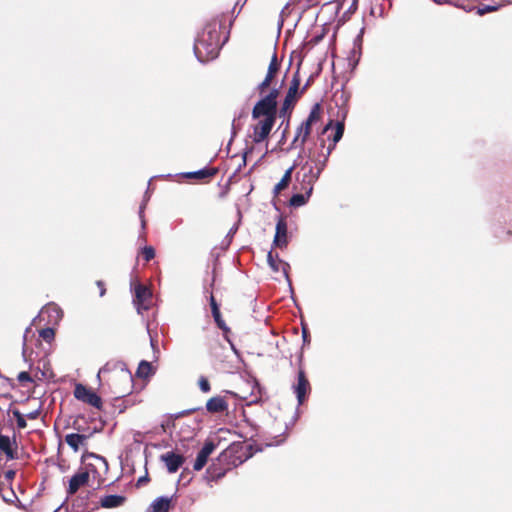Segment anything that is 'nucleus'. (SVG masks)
<instances>
[{
	"label": "nucleus",
	"instance_id": "ddd939ff",
	"mask_svg": "<svg viewBox=\"0 0 512 512\" xmlns=\"http://www.w3.org/2000/svg\"><path fill=\"white\" fill-rule=\"evenodd\" d=\"M88 492L86 495H78L72 502L69 512H92L98 508L97 505L90 506Z\"/></svg>",
	"mask_w": 512,
	"mask_h": 512
},
{
	"label": "nucleus",
	"instance_id": "5701e85b",
	"mask_svg": "<svg viewBox=\"0 0 512 512\" xmlns=\"http://www.w3.org/2000/svg\"><path fill=\"white\" fill-rule=\"evenodd\" d=\"M0 450L5 453L8 459H14L15 455L11 447V440L6 435H0Z\"/></svg>",
	"mask_w": 512,
	"mask_h": 512
},
{
	"label": "nucleus",
	"instance_id": "b1692460",
	"mask_svg": "<svg viewBox=\"0 0 512 512\" xmlns=\"http://www.w3.org/2000/svg\"><path fill=\"white\" fill-rule=\"evenodd\" d=\"M216 174L215 169H200L198 171L187 172L185 173V177L187 178H196V179H205L212 177Z\"/></svg>",
	"mask_w": 512,
	"mask_h": 512
},
{
	"label": "nucleus",
	"instance_id": "864d4df0",
	"mask_svg": "<svg viewBox=\"0 0 512 512\" xmlns=\"http://www.w3.org/2000/svg\"><path fill=\"white\" fill-rule=\"evenodd\" d=\"M151 345L154 346V340L151 338Z\"/></svg>",
	"mask_w": 512,
	"mask_h": 512
},
{
	"label": "nucleus",
	"instance_id": "5fc2aeb1",
	"mask_svg": "<svg viewBox=\"0 0 512 512\" xmlns=\"http://www.w3.org/2000/svg\"><path fill=\"white\" fill-rule=\"evenodd\" d=\"M23 338H24V342H25V341H26V334H25V335H23Z\"/></svg>",
	"mask_w": 512,
	"mask_h": 512
},
{
	"label": "nucleus",
	"instance_id": "7c9ffc66",
	"mask_svg": "<svg viewBox=\"0 0 512 512\" xmlns=\"http://www.w3.org/2000/svg\"><path fill=\"white\" fill-rule=\"evenodd\" d=\"M279 69V64H278V61H277V56H276V53L273 54L272 56V59L270 61V64L268 66V73H273V74H276V72L278 71Z\"/></svg>",
	"mask_w": 512,
	"mask_h": 512
},
{
	"label": "nucleus",
	"instance_id": "3c124183",
	"mask_svg": "<svg viewBox=\"0 0 512 512\" xmlns=\"http://www.w3.org/2000/svg\"><path fill=\"white\" fill-rule=\"evenodd\" d=\"M61 507H62V506L58 507L54 512H60Z\"/></svg>",
	"mask_w": 512,
	"mask_h": 512
},
{
	"label": "nucleus",
	"instance_id": "1a4fd4ad",
	"mask_svg": "<svg viewBox=\"0 0 512 512\" xmlns=\"http://www.w3.org/2000/svg\"><path fill=\"white\" fill-rule=\"evenodd\" d=\"M292 389L296 395L298 406L302 405L305 401L307 393L310 390L309 381L307 380L303 370H299L297 383L292 386Z\"/></svg>",
	"mask_w": 512,
	"mask_h": 512
},
{
	"label": "nucleus",
	"instance_id": "603ef678",
	"mask_svg": "<svg viewBox=\"0 0 512 512\" xmlns=\"http://www.w3.org/2000/svg\"><path fill=\"white\" fill-rule=\"evenodd\" d=\"M436 3H442V0H433Z\"/></svg>",
	"mask_w": 512,
	"mask_h": 512
},
{
	"label": "nucleus",
	"instance_id": "20e7f679",
	"mask_svg": "<svg viewBox=\"0 0 512 512\" xmlns=\"http://www.w3.org/2000/svg\"><path fill=\"white\" fill-rule=\"evenodd\" d=\"M117 368H119V372L117 373L116 376L118 379H120L121 381H123L126 384V387H124L121 390L114 391V393L118 394L119 396H124L125 394L130 392V389L132 387V375L126 368L125 364H123V363H114V364L107 363V364H105L98 371L97 379L100 381L102 374H105V373L110 372L113 369H117Z\"/></svg>",
	"mask_w": 512,
	"mask_h": 512
},
{
	"label": "nucleus",
	"instance_id": "f3484780",
	"mask_svg": "<svg viewBox=\"0 0 512 512\" xmlns=\"http://www.w3.org/2000/svg\"><path fill=\"white\" fill-rule=\"evenodd\" d=\"M92 435V433L84 434V433H70L65 436V442L69 445L75 452L79 450L81 446H83L88 438Z\"/></svg>",
	"mask_w": 512,
	"mask_h": 512
},
{
	"label": "nucleus",
	"instance_id": "ea45409f",
	"mask_svg": "<svg viewBox=\"0 0 512 512\" xmlns=\"http://www.w3.org/2000/svg\"><path fill=\"white\" fill-rule=\"evenodd\" d=\"M39 414H40L39 410H34V411H32V412H29V413L27 414V417H28L29 419H37V418H38V416H39Z\"/></svg>",
	"mask_w": 512,
	"mask_h": 512
},
{
	"label": "nucleus",
	"instance_id": "a878e982",
	"mask_svg": "<svg viewBox=\"0 0 512 512\" xmlns=\"http://www.w3.org/2000/svg\"><path fill=\"white\" fill-rule=\"evenodd\" d=\"M150 373H151V364L145 360H142L139 363V366H138V369L136 372L137 376L144 378V377L149 376Z\"/></svg>",
	"mask_w": 512,
	"mask_h": 512
},
{
	"label": "nucleus",
	"instance_id": "a18cd8bd",
	"mask_svg": "<svg viewBox=\"0 0 512 512\" xmlns=\"http://www.w3.org/2000/svg\"><path fill=\"white\" fill-rule=\"evenodd\" d=\"M303 339H304V342L308 341V333L305 328H303Z\"/></svg>",
	"mask_w": 512,
	"mask_h": 512
},
{
	"label": "nucleus",
	"instance_id": "6e6552de",
	"mask_svg": "<svg viewBox=\"0 0 512 512\" xmlns=\"http://www.w3.org/2000/svg\"><path fill=\"white\" fill-rule=\"evenodd\" d=\"M277 106L269 102V99H260L252 110V118L271 117L276 119Z\"/></svg>",
	"mask_w": 512,
	"mask_h": 512
},
{
	"label": "nucleus",
	"instance_id": "6ab92c4d",
	"mask_svg": "<svg viewBox=\"0 0 512 512\" xmlns=\"http://www.w3.org/2000/svg\"><path fill=\"white\" fill-rule=\"evenodd\" d=\"M206 409L210 413H221L228 409V403L224 397L215 396L207 401Z\"/></svg>",
	"mask_w": 512,
	"mask_h": 512
},
{
	"label": "nucleus",
	"instance_id": "f8f14e48",
	"mask_svg": "<svg viewBox=\"0 0 512 512\" xmlns=\"http://www.w3.org/2000/svg\"><path fill=\"white\" fill-rule=\"evenodd\" d=\"M299 85H300V79L298 77V73H296L291 81V85L286 94V97H285V100L283 102V106L281 109V113L286 112L288 109H290L292 107V105L296 99Z\"/></svg>",
	"mask_w": 512,
	"mask_h": 512
},
{
	"label": "nucleus",
	"instance_id": "cd10ccee",
	"mask_svg": "<svg viewBox=\"0 0 512 512\" xmlns=\"http://www.w3.org/2000/svg\"><path fill=\"white\" fill-rule=\"evenodd\" d=\"M40 337L46 342H51L55 337V331L53 328H45L40 331Z\"/></svg>",
	"mask_w": 512,
	"mask_h": 512
},
{
	"label": "nucleus",
	"instance_id": "e433bc0d",
	"mask_svg": "<svg viewBox=\"0 0 512 512\" xmlns=\"http://www.w3.org/2000/svg\"><path fill=\"white\" fill-rule=\"evenodd\" d=\"M210 306L212 313L219 310L218 304L213 295L210 296Z\"/></svg>",
	"mask_w": 512,
	"mask_h": 512
},
{
	"label": "nucleus",
	"instance_id": "09e8293b",
	"mask_svg": "<svg viewBox=\"0 0 512 512\" xmlns=\"http://www.w3.org/2000/svg\"><path fill=\"white\" fill-rule=\"evenodd\" d=\"M236 229H237V228H234V227H233V228H231V229H230L229 234H233V233H235Z\"/></svg>",
	"mask_w": 512,
	"mask_h": 512
},
{
	"label": "nucleus",
	"instance_id": "aec40b11",
	"mask_svg": "<svg viewBox=\"0 0 512 512\" xmlns=\"http://www.w3.org/2000/svg\"><path fill=\"white\" fill-rule=\"evenodd\" d=\"M41 314L42 315L47 314L48 318H49V320H48L49 323H54V324L58 323L62 319V316H63L62 310L56 304L46 305L42 309Z\"/></svg>",
	"mask_w": 512,
	"mask_h": 512
},
{
	"label": "nucleus",
	"instance_id": "412c9836",
	"mask_svg": "<svg viewBox=\"0 0 512 512\" xmlns=\"http://www.w3.org/2000/svg\"><path fill=\"white\" fill-rule=\"evenodd\" d=\"M170 498L158 497L150 505L151 512H168L170 509Z\"/></svg>",
	"mask_w": 512,
	"mask_h": 512
},
{
	"label": "nucleus",
	"instance_id": "8fccbe9b",
	"mask_svg": "<svg viewBox=\"0 0 512 512\" xmlns=\"http://www.w3.org/2000/svg\"><path fill=\"white\" fill-rule=\"evenodd\" d=\"M145 479H146V478H139V480H138V484H140L141 482H145Z\"/></svg>",
	"mask_w": 512,
	"mask_h": 512
},
{
	"label": "nucleus",
	"instance_id": "dca6fc26",
	"mask_svg": "<svg viewBox=\"0 0 512 512\" xmlns=\"http://www.w3.org/2000/svg\"><path fill=\"white\" fill-rule=\"evenodd\" d=\"M267 262L274 272L282 271L285 278L289 280L288 269L290 268V266L287 262H284L283 260L279 259L277 254L274 256L271 251L267 255Z\"/></svg>",
	"mask_w": 512,
	"mask_h": 512
},
{
	"label": "nucleus",
	"instance_id": "2f4dec72",
	"mask_svg": "<svg viewBox=\"0 0 512 512\" xmlns=\"http://www.w3.org/2000/svg\"><path fill=\"white\" fill-rule=\"evenodd\" d=\"M198 385L200 390L204 393H208L211 390L210 383L206 377H200Z\"/></svg>",
	"mask_w": 512,
	"mask_h": 512
},
{
	"label": "nucleus",
	"instance_id": "f03ea898",
	"mask_svg": "<svg viewBox=\"0 0 512 512\" xmlns=\"http://www.w3.org/2000/svg\"><path fill=\"white\" fill-rule=\"evenodd\" d=\"M222 44L216 21L208 23L194 44V53L200 62H207L218 56Z\"/></svg>",
	"mask_w": 512,
	"mask_h": 512
},
{
	"label": "nucleus",
	"instance_id": "39448f33",
	"mask_svg": "<svg viewBox=\"0 0 512 512\" xmlns=\"http://www.w3.org/2000/svg\"><path fill=\"white\" fill-rule=\"evenodd\" d=\"M256 122L251 125L252 133L250 137L252 141L256 144L263 142L270 134L275 120L271 119V117L264 118H253Z\"/></svg>",
	"mask_w": 512,
	"mask_h": 512
},
{
	"label": "nucleus",
	"instance_id": "c756f323",
	"mask_svg": "<svg viewBox=\"0 0 512 512\" xmlns=\"http://www.w3.org/2000/svg\"><path fill=\"white\" fill-rule=\"evenodd\" d=\"M144 259L148 262L155 257V250L152 246H146L142 250Z\"/></svg>",
	"mask_w": 512,
	"mask_h": 512
},
{
	"label": "nucleus",
	"instance_id": "9d476101",
	"mask_svg": "<svg viewBox=\"0 0 512 512\" xmlns=\"http://www.w3.org/2000/svg\"><path fill=\"white\" fill-rule=\"evenodd\" d=\"M275 236L273 240L274 246L278 248H285L288 244V227L287 222L283 217H279L276 223Z\"/></svg>",
	"mask_w": 512,
	"mask_h": 512
},
{
	"label": "nucleus",
	"instance_id": "7ed1b4c3",
	"mask_svg": "<svg viewBox=\"0 0 512 512\" xmlns=\"http://www.w3.org/2000/svg\"><path fill=\"white\" fill-rule=\"evenodd\" d=\"M320 117V105L315 104L312 107L307 119L297 128L294 139L291 143L292 147H300L301 150L304 149V144L311 133L313 125L320 121Z\"/></svg>",
	"mask_w": 512,
	"mask_h": 512
},
{
	"label": "nucleus",
	"instance_id": "a19ab883",
	"mask_svg": "<svg viewBox=\"0 0 512 512\" xmlns=\"http://www.w3.org/2000/svg\"><path fill=\"white\" fill-rule=\"evenodd\" d=\"M97 286L99 287V290H100V296H104L106 290H105V287H104V283L102 281H97Z\"/></svg>",
	"mask_w": 512,
	"mask_h": 512
},
{
	"label": "nucleus",
	"instance_id": "423d86ee",
	"mask_svg": "<svg viewBox=\"0 0 512 512\" xmlns=\"http://www.w3.org/2000/svg\"><path fill=\"white\" fill-rule=\"evenodd\" d=\"M74 397L83 402L86 403L94 408L102 409V399L100 396H98L93 390L90 388H87L85 385L78 383L75 385L74 388Z\"/></svg>",
	"mask_w": 512,
	"mask_h": 512
},
{
	"label": "nucleus",
	"instance_id": "37998d69",
	"mask_svg": "<svg viewBox=\"0 0 512 512\" xmlns=\"http://www.w3.org/2000/svg\"><path fill=\"white\" fill-rule=\"evenodd\" d=\"M13 415L16 418V420L23 417V415L18 410L13 411Z\"/></svg>",
	"mask_w": 512,
	"mask_h": 512
},
{
	"label": "nucleus",
	"instance_id": "de8ad7c7",
	"mask_svg": "<svg viewBox=\"0 0 512 512\" xmlns=\"http://www.w3.org/2000/svg\"><path fill=\"white\" fill-rule=\"evenodd\" d=\"M356 7H357V3H355V0H353V1H352V6H351V8L356 9Z\"/></svg>",
	"mask_w": 512,
	"mask_h": 512
},
{
	"label": "nucleus",
	"instance_id": "4468645a",
	"mask_svg": "<svg viewBox=\"0 0 512 512\" xmlns=\"http://www.w3.org/2000/svg\"><path fill=\"white\" fill-rule=\"evenodd\" d=\"M169 473H175L184 463V457L174 452H167L161 456Z\"/></svg>",
	"mask_w": 512,
	"mask_h": 512
},
{
	"label": "nucleus",
	"instance_id": "4be33fe9",
	"mask_svg": "<svg viewBox=\"0 0 512 512\" xmlns=\"http://www.w3.org/2000/svg\"><path fill=\"white\" fill-rule=\"evenodd\" d=\"M293 170H294V166H291L289 169H287L285 171L283 177L281 178V180L275 185L274 193L276 195L279 194L282 190H284L289 185V183L291 181Z\"/></svg>",
	"mask_w": 512,
	"mask_h": 512
},
{
	"label": "nucleus",
	"instance_id": "49530a36",
	"mask_svg": "<svg viewBox=\"0 0 512 512\" xmlns=\"http://www.w3.org/2000/svg\"><path fill=\"white\" fill-rule=\"evenodd\" d=\"M331 125H332V121H330V122H329V123H328V124L323 128L322 133H323V134H324V133H326V131L331 127Z\"/></svg>",
	"mask_w": 512,
	"mask_h": 512
},
{
	"label": "nucleus",
	"instance_id": "c9c22d12",
	"mask_svg": "<svg viewBox=\"0 0 512 512\" xmlns=\"http://www.w3.org/2000/svg\"><path fill=\"white\" fill-rule=\"evenodd\" d=\"M18 380H19L20 382H25V381L31 382V381H32V379H31V377H30L29 373H28V372H25V371L20 372V373L18 374Z\"/></svg>",
	"mask_w": 512,
	"mask_h": 512
},
{
	"label": "nucleus",
	"instance_id": "72a5a7b5",
	"mask_svg": "<svg viewBox=\"0 0 512 512\" xmlns=\"http://www.w3.org/2000/svg\"><path fill=\"white\" fill-rule=\"evenodd\" d=\"M146 203H147V199H144V201L142 202V204L139 207V218H140V221H141L142 229H144L145 225H146L145 219H144V209L146 207Z\"/></svg>",
	"mask_w": 512,
	"mask_h": 512
},
{
	"label": "nucleus",
	"instance_id": "4c0bfd02",
	"mask_svg": "<svg viewBox=\"0 0 512 512\" xmlns=\"http://www.w3.org/2000/svg\"><path fill=\"white\" fill-rule=\"evenodd\" d=\"M16 422H17V427L19 429H24L27 426V423H26V420H25L24 416L22 418H20V419H17Z\"/></svg>",
	"mask_w": 512,
	"mask_h": 512
},
{
	"label": "nucleus",
	"instance_id": "79ce46f5",
	"mask_svg": "<svg viewBox=\"0 0 512 512\" xmlns=\"http://www.w3.org/2000/svg\"><path fill=\"white\" fill-rule=\"evenodd\" d=\"M274 76H275V74H273V73L270 74V73L267 72L266 77L264 78V81L268 82L269 84H271V81L274 78Z\"/></svg>",
	"mask_w": 512,
	"mask_h": 512
},
{
	"label": "nucleus",
	"instance_id": "9b49d317",
	"mask_svg": "<svg viewBox=\"0 0 512 512\" xmlns=\"http://www.w3.org/2000/svg\"><path fill=\"white\" fill-rule=\"evenodd\" d=\"M216 446L212 441H206L202 449L198 452L193 465L195 471H200L206 465L209 456L215 450Z\"/></svg>",
	"mask_w": 512,
	"mask_h": 512
},
{
	"label": "nucleus",
	"instance_id": "bb28decb",
	"mask_svg": "<svg viewBox=\"0 0 512 512\" xmlns=\"http://www.w3.org/2000/svg\"><path fill=\"white\" fill-rule=\"evenodd\" d=\"M344 133V123L343 122H337L335 127V133L333 136V143L329 145L328 147H335L336 143L340 141Z\"/></svg>",
	"mask_w": 512,
	"mask_h": 512
},
{
	"label": "nucleus",
	"instance_id": "c85d7f7f",
	"mask_svg": "<svg viewBox=\"0 0 512 512\" xmlns=\"http://www.w3.org/2000/svg\"><path fill=\"white\" fill-rule=\"evenodd\" d=\"M212 316H213V318H214V320H215V322H216L217 326H218L221 330H223V331H225V332L229 330V329H228V327L226 326V324H225L224 320H223V319H222V317H221L220 310L213 312V313H212Z\"/></svg>",
	"mask_w": 512,
	"mask_h": 512
},
{
	"label": "nucleus",
	"instance_id": "0eeeda50",
	"mask_svg": "<svg viewBox=\"0 0 512 512\" xmlns=\"http://www.w3.org/2000/svg\"><path fill=\"white\" fill-rule=\"evenodd\" d=\"M151 298L152 292L147 286L140 283L134 286L133 303L138 314H142L143 311L149 310Z\"/></svg>",
	"mask_w": 512,
	"mask_h": 512
},
{
	"label": "nucleus",
	"instance_id": "58836bf2",
	"mask_svg": "<svg viewBox=\"0 0 512 512\" xmlns=\"http://www.w3.org/2000/svg\"><path fill=\"white\" fill-rule=\"evenodd\" d=\"M270 86V84L268 82H265L264 80L258 85V90L260 91V93H263L268 87Z\"/></svg>",
	"mask_w": 512,
	"mask_h": 512
},
{
	"label": "nucleus",
	"instance_id": "f257e3e1",
	"mask_svg": "<svg viewBox=\"0 0 512 512\" xmlns=\"http://www.w3.org/2000/svg\"><path fill=\"white\" fill-rule=\"evenodd\" d=\"M323 149L324 143L321 144V153L316 155L310 152L308 160L301 165L300 170L296 173V180L300 184V191L312 194L314 184L326 167L333 146L328 147L325 152Z\"/></svg>",
	"mask_w": 512,
	"mask_h": 512
},
{
	"label": "nucleus",
	"instance_id": "f704fd0d",
	"mask_svg": "<svg viewBox=\"0 0 512 512\" xmlns=\"http://www.w3.org/2000/svg\"><path fill=\"white\" fill-rule=\"evenodd\" d=\"M496 9H497L496 6L485 5L482 8H479L478 13L480 15H483L485 13L495 11Z\"/></svg>",
	"mask_w": 512,
	"mask_h": 512
},
{
	"label": "nucleus",
	"instance_id": "473e14b6",
	"mask_svg": "<svg viewBox=\"0 0 512 512\" xmlns=\"http://www.w3.org/2000/svg\"><path fill=\"white\" fill-rule=\"evenodd\" d=\"M278 90L277 89H272L268 95H266L265 97H263L264 99H269V102L273 103L274 105L277 106V102H276V99L278 97Z\"/></svg>",
	"mask_w": 512,
	"mask_h": 512
},
{
	"label": "nucleus",
	"instance_id": "6e6d98bb",
	"mask_svg": "<svg viewBox=\"0 0 512 512\" xmlns=\"http://www.w3.org/2000/svg\"><path fill=\"white\" fill-rule=\"evenodd\" d=\"M355 3H358V0H355Z\"/></svg>",
	"mask_w": 512,
	"mask_h": 512
},
{
	"label": "nucleus",
	"instance_id": "393cba45",
	"mask_svg": "<svg viewBox=\"0 0 512 512\" xmlns=\"http://www.w3.org/2000/svg\"><path fill=\"white\" fill-rule=\"evenodd\" d=\"M310 196L311 194H307V192L294 194L290 199V205L293 207H301L307 203Z\"/></svg>",
	"mask_w": 512,
	"mask_h": 512
},
{
	"label": "nucleus",
	"instance_id": "2eb2a0df",
	"mask_svg": "<svg viewBox=\"0 0 512 512\" xmlns=\"http://www.w3.org/2000/svg\"><path fill=\"white\" fill-rule=\"evenodd\" d=\"M88 481H89V473L88 472L82 471V472L74 474L69 481V486L67 489L68 495L75 494L77 492V490L81 486L87 484Z\"/></svg>",
	"mask_w": 512,
	"mask_h": 512
},
{
	"label": "nucleus",
	"instance_id": "c03bdc74",
	"mask_svg": "<svg viewBox=\"0 0 512 512\" xmlns=\"http://www.w3.org/2000/svg\"><path fill=\"white\" fill-rule=\"evenodd\" d=\"M14 475H15V472H14V471H8V472L6 473V478H8V479H12V478L14 477Z\"/></svg>",
	"mask_w": 512,
	"mask_h": 512
},
{
	"label": "nucleus",
	"instance_id": "a211bd4d",
	"mask_svg": "<svg viewBox=\"0 0 512 512\" xmlns=\"http://www.w3.org/2000/svg\"><path fill=\"white\" fill-rule=\"evenodd\" d=\"M126 497L123 495H105L100 499V506L105 509L118 508L125 504Z\"/></svg>",
	"mask_w": 512,
	"mask_h": 512
}]
</instances>
